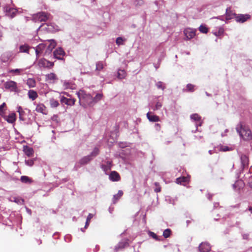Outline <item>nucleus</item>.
<instances>
[{"label": "nucleus", "instance_id": "obj_55", "mask_svg": "<svg viewBox=\"0 0 252 252\" xmlns=\"http://www.w3.org/2000/svg\"><path fill=\"white\" fill-rule=\"evenodd\" d=\"M243 237L244 239H247L248 238L249 235L248 234H244Z\"/></svg>", "mask_w": 252, "mask_h": 252}, {"label": "nucleus", "instance_id": "obj_8", "mask_svg": "<svg viewBox=\"0 0 252 252\" xmlns=\"http://www.w3.org/2000/svg\"><path fill=\"white\" fill-rule=\"evenodd\" d=\"M38 66L41 68H50L52 67L54 65V63L53 62H49L45 59H40L38 62Z\"/></svg>", "mask_w": 252, "mask_h": 252}, {"label": "nucleus", "instance_id": "obj_1", "mask_svg": "<svg viewBox=\"0 0 252 252\" xmlns=\"http://www.w3.org/2000/svg\"><path fill=\"white\" fill-rule=\"evenodd\" d=\"M78 98L80 104L86 108L87 107H93L103 97V94H97L94 97H93L89 94H87L84 90H80L76 93Z\"/></svg>", "mask_w": 252, "mask_h": 252}, {"label": "nucleus", "instance_id": "obj_18", "mask_svg": "<svg viewBox=\"0 0 252 252\" xmlns=\"http://www.w3.org/2000/svg\"><path fill=\"white\" fill-rule=\"evenodd\" d=\"M147 119L150 121L153 122H157L160 121L159 117L155 115L152 114V112H148L147 113Z\"/></svg>", "mask_w": 252, "mask_h": 252}, {"label": "nucleus", "instance_id": "obj_16", "mask_svg": "<svg viewBox=\"0 0 252 252\" xmlns=\"http://www.w3.org/2000/svg\"><path fill=\"white\" fill-rule=\"evenodd\" d=\"M2 117L7 122V123L10 124L14 123L16 120V114L14 113H11L7 116L3 115Z\"/></svg>", "mask_w": 252, "mask_h": 252}, {"label": "nucleus", "instance_id": "obj_13", "mask_svg": "<svg viewBox=\"0 0 252 252\" xmlns=\"http://www.w3.org/2000/svg\"><path fill=\"white\" fill-rule=\"evenodd\" d=\"M211 248L210 245L207 242H202L199 246L200 252H209L211 250Z\"/></svg>", "mask_w": 252, "mask_h": 252}, {"label": "nucleus", "instance_id": "obj_28", "mask_svg": "<svg viewBox=\"0 0 252 252\" xmlns=\"http://www.w3.org/2000/svg\"><path fill=\"white\" fill-rule=\"evenodd\" d=\"M223 32H224V29L221 27L218 28L216 31H214L213 32V34L217 36H220V35H222Z\"/></svg>", "mask_w": 252, "mask_h": 252}, {"label": "nucleus", "instance_id": "obj_44", "mask_svg": "<svg viewBox=\"0 0 252 252\" xmlns=\"http://www.w3.org/2000/svg\"><path fill=\"white\" fill-rule=\"evenodd\" d=\"M34 160L33 159H28V160L26 159L25 161L26 164L29 166H32L34 164Z\"/></svg>", "mask_w": 252, "mask_h": 252}, {"label": "nucleus", "instance_id": "obj_46", "mask_svg": "<svg viewBox=\"0 0 252 252\" xmlns=\"http://www.w3.org/2000/svg\"><path fill=\"white\" fill-rule=\"evenodd\" d=\"M232 150V148H229L228 146H221L220 148V150L223 152H226Z\"/></svg>", "mask_w": 252, "mask_h": 252}, {"label": "nucleus", "instance_id": "obj_24", "mask_svg": "<svg viewBox=\"0 0 252 252\" xmlns=\"http://www.w3.org/2000/svg\"><path fill=\"white\" fill-rule=\"evenodd\" d=\"M28 95L29 98L31 99L32 100H35L38 97L37 93L32 90L29 91Z\"/></svg>", "mask_w": 252, "mask_h": 252}, {"label": "nucleus", "instance_id": "obj_50", "mask_svg": "<svg viewBox=\"0 0 252 252\" xmlns=\"http://www.w3.org/2000/svg\"><path fill=\"white\" fill-rule=\"evenodd\" d=\"M5 106V103H3L1 105H0V115L1 116H3V115L4 114L3 108Z\"/></svg>", "mask_w": 252, "mask_h": 252}, {"label": "nucleus", "instance_id": "obj_49", "mask_svg": "<svg viewBox=\"0 0 252 252\" xmlns=\"http://www.w3.org/2000/svg\"><path fill=\"white\" fill-rule=\"evenodd\" d=\"M18 112L19 114V118L21 119L22 114L24 113V111L22 109V108L21 106L18 107Z\"/></svg>", "mask_w": 252, "mask_h": 252}, {"label": "nucleus", "instance_id": "obj_58", "mask_svg": "<svg viewBox=\"0 0 252 252\" xmlns=\"http://www.w3.org/2000/svg\"><path fill=\"white\" fill-rule=\"evenodd\" d=\"M213 151L212 150H209V153L210 155L212 154H213Z\"/></svg>", "mask_w": 252, "mask_h": 252}, {"label": "nucleus", "instance_id": "obj_36", "mask_svg": "<svg viewBox=\"0 0 252 252\" xmlns=\"http://www.w3.org/2000/svg\"><path fill=\"white\" fill-rule=\"evenodd\" d=\"M29 49V46L26 45H23L20 46L19 50L20 52L22 53H28Z\"/></svg>", "mask_w": 252, "mask_h": 252}, {"label": "nucleus", "instance_id": "obj_37", "mask_svg": "<svg viewBox=\"0 0 252 252\" xmlns=\"http://www.w3.org/2000/svg\"><path fill=\"white\" fill-rule=\"evenodd\" d=\"M162 106V101L158 100L156 102L155 107L153 108V110L156 111L159 109Z\"/></svg>", "mask_w": 252, "mask_h": 252}, {"label": "nucleus", "instance_id": "obj_48", "mask_svg": "<svg viewBox=\"0 0 252 252\" xmlns=\"http://www.w3.org/2000/svg\"><path fill=\"white\" fill-rule=\"evenodd\" d=\"M116 42L118 45L123 44V39L122 37H119L116 39Z\"/></svg>", "mask_w": 252, "mask_h": 252}, {"label": "nucleus", "instance_id": "obj_52", "mask_svg": "<svg viewBox=\"0 0 252 252\" xmlns=\"http://www.w3.org/2000/svg\"><path fill=\"white\" fill-rule=\"evenodd\" d=\"M93 216V214L90 213L87 217V220L90 221Z\"/></svg>", "mask_w": 252, "mask_h": 252}, {"label": "nucleus", "instance_id": "obj_9", "mask_svg": "<svg viewBox=\"0 0 252 252\" xmlns=\"http://www.w3.org/2000/svg\"><path fill=\"white\" fill-rule=\"evenodd\" d=\"M128 239H124L120 242L115 247V252H117L125 248L128 246Z\"/></svg>", "mask_w": 252, "mask_h": 252}, {"label": "nucleus", "instance_id": "obj_59", "mask_svg": "<svg viewBox=\"0 0 252 252\" xmlns=\"http://www.w3.org/2000/svg\"><path fill=\"white\" fill-rule=\"evenodd\" d=\"M61 94H66V95H68L67 93H66V92H62Z\"/></svg>", "mask_w": 252, "mask_h": 252}, {"label": "nucleus", "instance_id": "obj_31", "mask_svg": "<svg viewBox=\"0 0 252 252\" xmlns=\"http://www.w3.org/2000/svg\"><path fill=\"white\" fill-rule=\"evenodd\" d=\"M20 180L22 183L25 184H31L32 182V179L27 176H22Z\"/></svg>", "mask_w": 252, "mask_h": 252}, {"label": "nucleus", "instance_id": "obj_56", "mask_svg": "<svg viewBox=\"0 0 252 252\" xmlns=\"http://www.w3.org/2000/svg\"><path fill=\"white\" fill-rule=\"evenodd\" d=\"M155 126H156V127H157V129H158V128L159 129V128H160V125H159V124H156L155 125Z\"/></svg>", "mask_w": 252, "mask_h": 252}, {"label": "nucleus", "instance_id": "obj_30", "mask_svg": "<svg viewBox=\"0 0 252 252\" xmlns=\"http://www.w3.org/2000/svg\"><path fill=\"white\" fill-rule=\"evenodd\" d=\"M10 200L11 201H13L16 202L19 204H22L24 203V200L20 197H17L16 196H11L10 198Z\"/></svg>", "mask_w": 252, "mask_h": 252}, {"label": "nucleus", "instance_id": "obj_7", "mask_svg": "<svg viewBox=\"0 0 252 252\" xmlns=\"http://www.w3.org/2000/svg\"><path fill=\"white\" fill-rule=\"evenodd\" d=\"M29 67L11 69L8 71V73L12 76L22 75L24 74L25 71Z\"/></svg>", "mask_w": 252, "mask_h": 252}, {"label": "nucleus", "instance_id": "obj_27", "mask_svg": "<svg viewBox=\"0 0 252 252\" xmlns=\"http://www.w3.org/2000/svg\"><path fill=\"white\" fill-rule=\"evenodd\" d=\"M123 194L122 190H119L117 194L113 195L112 201L113 203H116V202L122 197Z\"/></svg>", "mask_w": 252, "mask_h": 252}, {"label": "nucleus", "instance_id": "obj_61", "mask_svg": "<svg viewBox=\"0 0 252 252\" xmlns=\"http://www.w3.org/2000/svg\"><path fill=\"white\" fill-rule=\"evenodd\" d=\"M2 32L0 31V38L2 37Z\"/></svg>", "mask_w": 252, "mask_h": 252}, {"label": "nucleus", "instance_id": "obj_2", "mask_svg": "<svg viewBox=\"0 0 252 252\" xmlns=\"http://www.w3.org/2000/svg\"><path fill=\"white\" fill-rule=\"evenodd\" d=\"M236 129L240 136L244 140L249 141L252 139V133L248 127L239 124Z\"/></svg>", "mask_w": 252, "mask_h": 252}, {"label": "nucleus", "instance_id": "obj_26", "mask_svg": "<svg viewBox=\"0 0 252 252\" xmlns=\"http://www.w3.org/2000/svg\"><path fill=\"white\" fill-rule=\"evenodd\" d=\"M49 44L47 47V50L49 52H51L52 50L56 46V43L55 41L53 39H50L48 41Z\"/></svg>", "mask_w": 252, "mask_h": 252}, {"label": "nucleus", "instance_id": "obj_21", "mask_svg": "<svg viewBox=\"0 0 252 252\" xmlns=\"http://www.w3.org/2000/svg\"><path fill=\"white\" fill-rule=\"evenodd\" d=\"M23 151L25 154L29 157H32L33 154V150L32 148L28 146H24Z\"/></svg>", "mask_w": 252, "mask_h": 252}, {"label": "nucleus", "instance_id": "obj_42", "mask_svg": "<svg viewBox=\"0 0 252 252\" xmlns=\"http://www.w3.org/2000/svg\"><path fill=\"white\" fill-rule=\"evenodd\" d=\"M98 152H99L98 149L97 148H95L94 149L93 151L91 153V155H90V156H91L92 159L93 158L96 156L98 155Z\"/></svg>", "mask_w": 252, "mask_h": 252}, {"label": "nucleus", "instance_id": "obj_39", "mask_svg": "<svg viewBox=\"0 0 252 252\" xmlns=\"http://www.w3.org/2000/svg\"><path fill=\"white\" fill-rule=\"evenodd\" d=\"M199 30L201 32L203 33H207L208 32V28L205 25H203L200 26Z\"/></svg>", "mask_w": 252, "mask_h": 252}, {"label": "nucleus", "instance_id": "obj_53", "mask_svg": "<svg viewBox=\"0 0 252 252\" xmlns=\"http://www.w3.org/2000/svg\"><path fill=\"white\" fill-rule=\"evenodd\" d=\"M70 239V235H66V236L64 237V240H65V241H66V242H69Z\"/></svg>", "mask_w": 252, "mask_h": 252}, {"label": "nucleus", "instance_id": "obj_47", "mask_svg": "<svg viewBox=\"0 0 252 252\" xmlns=\"http://www.w3.org/2000/svg\"><path fill=\"white\" fill-rule=\"evenodd\" d=\"M155 185L156 186V188L154 189L155 191L156 192H159L161 190L160 187L159 186V184L157 182L155 183Z\"/></svg>", "mask_w": 252, "mask_h": 252}, {"label": "nucleus", "instance_id": "obj_45", "mask_svg": "<svg viewBox=\"0 0 252 252\" xmlns=\"http://www.w3.org/2000/svg\"><path fill=\"white\" fill-rule=\"evenodd\" d=\"M195 86L191 84H188L187 85V89L188 91L193 92L194 90Z\"/></svg>", "mask_w": 252, "mask_h": 252}, {"label": "nucleus", "instance_id": "obj_40", "mask_svg": "<svg viewBox=\"0 0 252 252\" xmlns=\"http://www.w3.org/2000/svg\"><path fill=\"white\" fill-rule=\"evenodd\" d=\"M103 68V64L102 62H98L96 63V70L100 71Z\"/></svg>", "mask_w": 252, "mask_h": 252}, {"label": "nucleus", "instance_id": "obj_60", "mask_svg": "<svg viewBox=\"0 0 252 252\" xmlns=\"http://www.w3.org/2000/svg\"><path fill=\"white\" fill-rule=\"evenodd\" d=\"M249 210L251 212V213H252V207H250L249 208Z\"/></svg>", "mask_w": 252, "mask_h": 252}, {"label": "nucleus", "instance_id": "obj_34", "mask_svg": "<svg viewBox=\"0 0 252 252\" xmlns=\"http://www.w3.org/2000/svg\"><path fill=\"white\" fill-rule=\"evenodd\" d=\"M111 167V163L110 162H108L106 164H102L101 165V168L106 173L110 170Z\"/></svg>", "mask_w": 252, "mask_h": 252}, {"label": "nucleus", "instance_id": "obj_11", "mask_svg": "<svg viewBox=\"0 0 252 252\" xmlns=\"http://www.w3.org/2000/svg\"><path fill=\"white\" fill-rule=\"evenodd\" d=\"M190 119L196 123V127L197 129L198 126H201L202 124V121L201 120V117L196 113L192 114L190 116Z\"/></svg>", "mask_w": 252, "mask_h": 252}, {"label": "nucleus", "instance_id": "obj_15", "mask_svg": "<svg viewBox=\"0 0 252 252\" xmlns=\"http://www.w3.org/2000/svg\"><path fill=\"white\" fill-rule=\"evenodd\" d=\"M250 18L249 14H238L236 15V21L239 23H244Z\"/></svg>", "mask_w": 252, "mask_h": 252}, {"label": "nucleus", "instance_id": "obj_38", "mask_svg": "<svg viewBox=\"0 0 252 252\" xmlns=\"http://www.w3.org/2000/svg\"><path fill=\"white\" fill-rule=\"evenodd\" d=\"M236 15L235 14L230 13V12L228 11V9H226V16H225L226 20H228L231 19L233 18V16L236 17Z\"/></svg>", "mask_w": 252, "mask_h": 252}, {"label": "nucleus", "instance_id": "obj_22", "mask_svg": "<svg viewBox=\"0 0 252 252\" xmlns=\"http://www.w3.org/2000/svg\"><path fill=\"white\" fill-rule=\"evenodd\" d=\"M126 76V72L124 69H119L117 71V78L119 79H123Z\"/></svg>", "mask_w": 252, "mask_h": 252}, {"label": "nucleus", "instance_id": "obj_41", "mask_svg": "<svg viewBox=\"0 0 252 252\" xmlns=\"http://www.w3.org/2000/svg\"><path fill=\"white\" fill-rule=\"evenodd\" d=\"M171 234V230L170 229H165L163 233V236L165 238H167L169 237Z\"/></svg>", "mask_w": 252, "mask_h": 252}, {"label": "nucleus", "instance_id": "obj_32", "mask_svg": "<svg viewBox=\"0 0 252 252\" xmlns=\"http://www.w3.org/2000/svg\"><path fill=\"white\" fill-rule=\"evenodd\" d=\"M92 159L91 156H87L81 158L79 161L81 164H85L89 162Z\"/></svg>", "mask_w": 252, "mask_h": 252}, {"label": "nucleus", "instance_id": "obj_20", "mask_svg": "<svg viewBox=\"0 0 252 252\" xmlns=\"http://www.w3.org/2000/svg\"><path fill=\"white\" fill-rule=\"evenodd\" d=\"M109 179L113 182H117L120 180V176L117 172L112 171L109 175Z\"/></svg>", "mask_w": 252, "mask_h": 252}, {"label": "nucleus", "instance_id": "obj_64", "mask_svg": "<svg viewBox=\"0 0 252 252\" xmlns=\"http://www.w3.org/2000/svg\"><path fill=\"white\" fill-rule=\"evenodd\" d=\"M206 94L207 96H210V94L206 92Z\"/></svg>", "mask_w": 252, "mask_h": 252}, {"label": "nucleus", "instance_id": "obj_5", "mask_svg": "<svg viewBox=\"0 0 252 252\" xmlns=\"http://www.w3.org/2000/svg\"><path fill=\"white\" fill-rule=\"evenodd\" d=\"M4 88L11 92L18 93L19 90L17 86V83L12 80L6 81L3 84Z\"/></svg>", "mask_w": 252, "mask_h": 252}, {"label": "nucleus", "instance_id": "obj_14", "mask_svg": "<svg viewBox=\"0 0 252 252\" xmlns=\"http://www.w3.org/2000/svg\"><path fill=\"white\" fill-rule=\"evenodd\" d=\"M64 52L62 48H58L54 52V56L55 58L59 60H62L64 55Z\"/></svg>", "mask_w": 252, "mask_h": 252}, {"label": "nucleus", "instance_id": "obj_6", "mask_svg": "<svg viewBox=\"0 0 252 252\" xmlns=\"http://www.w3.org/2000/svg\"><path fill=\"white\" fill-rule=\"evenodd\" d=\"M196 29L186 28L184 31V34L186 36L185 40H188L193 38L196 35Z\"/></svg>", "mask_w": 252, "mask_h": 252}, {"label": "nucleus", "instance_id": "obj_57", "mask_svg": "<svg viewBox=\"0 0 252 252\" xmlns=\"http://www.w3.org/2000/svg\"><path fill=\"white\" fill-rule=\"evenodd\" d=\"M237 183L240 184V183H242V182L241 181H238L237 183H236L235 184L233 185L234 188H235V185H236V184Z\"/></svg>", "mask_w": 252, "mask_h": 252}, {"label": "nucleus", "instance_id": "obj_4", "mask_svg": "<svg viewBox=\"0 0 252 252\" xmlns=\"http://www.w3.org/2000/svg\"><path fill=\"white\" fill-rule=\"evenodd\" d=\"M50 14L45 12H40L32 15V20L35 22H45L50 17Z\"/></svg>", "mask_w": 252, "mask_h": 252}, {"label": "nucleus", "instance_id": "obj_19", "mask_svg": "<svg viewBox=\"0 0 252 252\" xmlns=\"http://www.w3.org/2000/svg\"><path fill=\"white\" fill-rule=\"evenodd\" d=\"M46 80L50 83H54L56 80H58V78L56 75L54 73H50L46 74Z\"/></svg>", "mask_w": 252, "mask_h": 252}, {"label": "nucleus", "instance_id": "obj_54", "mask_svg": "<svg viewBox=\"0 0 252 252\" xmlns=\"http://www.w3.org/2000/svg\"><path fill=\"white\" fill-rule=\"evenodd\" d=\"M90 221L86 220L85 228H87L89 225Z\"/></svg>", "mask_w": 252, "mask_h": 252}, {"label": "nucleus", "instance_id": "obj_63", "mask_svg": "<svg viewBox=\"0 0 252 252\" xmlns=\"http://www.w3.org/2000/svg\"><path fill=\"white\" fill-rule=\"evenodd\" d=\"M113 210H111V209L110 208H109V212L110 213H112V212Z\"/></svg>", "mask_w": 252, "mask_h": 252}, {"label": "nucleus", "instance_id": "obj_33", "mask_svg": "<svg viewBox=\"0 0 252 252\" xmlns=\"http://www.w3.org/2000/svg\"><path fill=\"white\" fill-rule=\"evenodd\" d=\"M189 181V178L186 177H182L178 178L176 179V183L177 184H183L184 183H187Z\"/></svg>", "mask_w": 252, "mask_h": 252}, {"label": "nucleus", "instance_id": "obj_51", "mask_svg": "<svg viewBox=\"0 0 252 252\" xmlns=\"http://www.w3.org/2000/svg\"><path fill=\"white\" fill-rule=\"evenodd\" d=\"M149 234L150 237L153 238L155 240H158V236L156 235V234H155V233L150 231V232H149Z\"/></svg>", "mask_w": 252, "mask_h": 252}, {"label": "nucleus", "instance_id": "obj_62", "mask_svg": "<svg viewBox=\"0 0 252 252\" xmlns=\"http://www.w3.org/2000/svg\"><path fill=\"white\" fill-rule=\"evenodd\" d=\"M211 197L210 195L209 194H208V199H211Z\"/></svg>", "mask_w": 252, "mask_h": 252}, {"label": "nucleus", "instance_id": "obj_23", "mask_svg": "<svg viewBox=\"0 0 252 252\" xmlns=\"http://www.w3.org/2000/svg\"><path fill=\"white\" fill-rule=\"evenodd\" d=\"M47 43L45 44H39L36 46L35 48V53L36 56H38L41 53V52L45 48L46 45Z\"/></svg>", "mask_w": 252, "mask_h": 252}, {"label": "nucleus", "instance_id": "obj_43", "mask_svg": "<svg viewBox=\"0 0 252 252\" xmlns=\"http://www.w3.org/2000/svg\"><path fill=\"white\" fill-rule=\"evenodd\" d=\"M156 85L158 89H160L162 90L165 89V86H164L163 83L161 81L158 82Z\"/></svg>", "mask_w": 252, "mask_h": 252}, {"label": "nucleus", "instance_id": "obj_12", "mask_svg": "<svg viewBox=\"0 0 252 252\" xmlns=\"http://www.w3.org/2000/svg\"><path fill=\"white\" fill-rule=\"evenodd\" d=\"M36 112L41 113L43 115H47L48 114V110L46 107L43 103H39L36 104L35 108Z\"/></svg>", "mask_w": 252, "mask_h": 252}, {"label": "nucleus", "instance_id": "obj_35", "mask_svg": "<svg viewBox=\"0 0 252 252\" xmlns=\"http://www.w3.org/2000/svg\"><path fill=\"white\" fill-rule=\"evenodd\" d=\"M27 84L30 88H33L35 86L36 82L34 79L29 78L27 81Z\"/></svg>", "mask_w": 252, "mask_h": 252}, {"label": "nucleus", "instance_id": "obj_25", "mask_svg": "<svg viewBox=\"0 0 252 252\" xmlns=\"http://www.w3.org/2000/svg\"><path fill=\"white\" fill-rule=\"evenodd\" d=\"M49 103H50V107L52 108H57L60 105V103H59V102L58 101V100L54 99V98H51L50 99Z\"/></svg>", "mask_w": 252, "mask_h": 252}, {"label": "nucleus", "instance_id": "obj_17", "mask_svg": "<svg viewBox=\"0 0 252 252\" xmlns=\"http://www.w3.org/2000/svg\"><path fill=\"white\" fill-rule=\"evenodd\" d=\"M12 59V54L11 52H6L3 53L0 57L1 62L6 63Z\"/></svg>", "mask_w": 252, "mask_h": 252}, {"label": "nucleus", "instance_id": "obj_3", "mask_svg": "<svg viewBox=\"0 0 252 252\" xmlns=\"http://www.w3.org/2000/svg\"><path fill=\"white\" fill-rule=\"evenodd\" d=\"M6 3L2 6V9L5 15L10 18H13L16 14L17 10L13 7L12 0H5Z\"/></svg>", "mask_w": 252, "mask_h": 252}, {"label": "nucleus", "instance_id": "obj_10", "mask_svg": "<svg viewBox=\"0 0 252 252\" xmlns=\"http://www.w3.org/2000/svg\"><path fill=\"white\" fill-rule=\"evenodd\" d=\"M60 101L62 103H65L67 105L73 106L74 105L76 99L74 98H67L63 96H61Z\"/></svg>", "mask_w": 252, "mask_h": 252}, {"label": "nucleus", "instance_id": "obj_29", "mask_svg": "<svg viewBox=\"0 0 252 252\" xmlns=\"http://www.w3.org/2000/svg\"><path fill=\"white\" fill-rule=\"evenodd\" d=\"M242 165L243 166H245L248 164L249 159L247 156L245 155H242L240 157Z\"/></svg>", "mask_w": 252, "mask_h": 252}]
</instances>
